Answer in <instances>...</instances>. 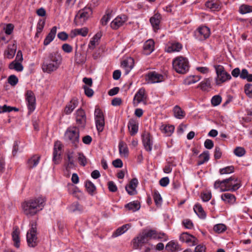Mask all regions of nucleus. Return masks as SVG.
Listing matches in <instances>:
<instances>
[{
	"mask_svg": "<svg viewBox=\"0 0 252 252\" xmlns=\"http://www.w3.org/2000/svg\"><path fill=\"white\" fill-rule=\"evenodd\" d=\"M234 168L233 166H229L222 169H220V174H229L234 172Z\"/></svg>",
	"mask_w": 252,
	"mask_h": 252,
	"instance_id": "nucleus-56",
	"label": "nucleus"
},
{
	"mask_svg": "<svg viewBox=\"0 0 252 252\" xmlns=\"http://www.w3.org/2000/svg\"><path fill=\"white\" fill-rule=\"evenodd\" d=\"M153 198L155 201V203L157 206H160L162 203V198L161 197L159 193L157 191L155 190L153 193Z\"/></svg>",
	"mask_w": 252,
	"mask_h": 252,
	"instance_id": "nucleus-50",
	"label": "nucleus"
},
{
	"mask_svg": "<svg viewBox=\"0 0 252 252\" xmlns=\"http://www.w3.org/2000/svg\"><path fill=\"white\" fill-rule=\"evenodd\" d=\"M88 29L86 27H84L81 29H76L71 31L72 37L76 36L77 35H80L83 37L87 36L88 33Z\"/></svg>",
	"mask_w": 252,
	"mask_h": 252,
	"instance_id": "nucleus-32",
	"label": "nucleus"
},
{
	"mask_svg": "<svg viewBox=\"0 0 252 252\" xmlns=\"http://www.w3.org/2000/svg\"><path fill=\"white\" fill-rule=\"evenodd\" d=\"M161 15L157 13L154 15L150 19V22L155 31L159 29V25L160 22Z\"/></svg>",
	"mask_w": 252,
	"mask_h": 252,
	"instance_id": "nucleus-22",
	"label": "nucleus"
},
{
	"mask_svg": "<svg viewBox=\"0 0 252 252\" xmlns=\"http://www.w3.org/2000/svg\"><path fill=\"white\" fill-rule=\"evenodd\" d=\"M16 49L17 46L14 43L12 45H9L6 54V57L9 59L13 58L15 54Z\"/></svg>",
	"mask_w": 252,
	"mask_h": 252,
	"instance_id": "nucleus-42",
	"label": "nucleus"
},
{
	"mask_svg": "<svg viewBox=\"0 0 252 252\" xmlns=\"http://www.w3.org/2000/svg\"><path fill=\"white\" fill-rule=\"evenodd\" d=\"M240 77L242 79H246L248 82H252V74H249L246 69L242 70Z\"/></svg>",
	"mask_w": 252,
	"mask_h": 252,
	"instance_id": "nucleus-47",
	"label": "nucleus"
},
{
	"mask_svg": "<svg viewBox=\"0 0 252 252\" xmlns=\"http://www.w3.org/2000/svg\"><path fill=\"white\" fill-rule=\"evenodd\" d=\"M78 101L75 99H72L66 105L64 109V112L66 114H70L73 110L78 105Z\"/></svg>",
	"mask_w": 252,
	"mask_h": 252,
	"instance_id": "nucleus-27",
	"label": "nucleus"
},
{
	"mask_svg": "<svg viewBox=\"0 0 252 252\" xmlns=\"http://www.w3.org/2000/svg\"><path fill=\"white\" fill-rule=\"evenodd\" d=\"M85 187L87 192L91 195L94 194L96 190V187L90 181L87 180L85 183Z\"/></svg>",
	"mask_w": 252,
	"mask_h": 252,
	"instance_id": "nucleus-43",
	"label": "nucleus"
},
{
	"mask_svg": "<svg viewBox=\"0 0 252 252\" xmlns=\"http://www.w3.org/2000/svg\"><path fill=\"white\" fill-rule=\"evenodd\" d=\"M182 48V45L179 42L173 43L170 46H169L166 49V51L168 53L174 52H179Z\"/></svg>",
	"mask_w": 252,
	"mask_h": 252,
	"instance_id": "nucleus-33",
	"label": "nucleus"
},
{
	"mask_svg": "<svg viewBox=\"0 0 252 252\" xmlns=\"http://www.w3.org/2000/svg\"><path fill=\"white\" fill-rule=\"evenodd\" d=\"M142 142L145 150L149 152H151L153 141L152 136L149 132L145 133L143 134Z\"/></svg>",
	"mask_w": 252,
	"mask_h": 252,
	"instance_id": "nucleus-17",
	"label": "nucleus"
},
{
	"mask_svg": "<svg viewBox=\"0 0 252 252\" xmlns=\"http://www.w3.org/2000/svg\"><path fill=\"white\" fill-rule=\"evenodd\" d=\"M134 61L133 58H128L124 60L121 63V66L125 69V74L129 73L132 68L133 67Z\"/></svg>",
	"mask_w": 252,
	"mask_h": 252,
	"instance_id": "nucleus-19",
	"label": "nucleus"
},
{
	"mask_svg": "<svg viewBox=\"0 0 252 252\" xmlns=\"http://www.w3.org/2000/svg\"><path fill=\"white\" fill-rule=\"evenodd\" d=\"M180 240L188 244L191 243L190 246H195L197 244V238L187 232L183 233L180 236Z\"/></svg>",
	"mask_w": 252,
	"mask_h": 252,
	"instance_id": "nucleus-16",
	"label": "nucleus"
},
{
	"mask_svg": "<svg viewBox=\"0 0 252 252\" xmlns=\"http://www.w3.org/2000/svg\"><path fill=\"white\" fill-rule=\"evenodd\" d=\"M201 198L204 202H207L210 200L212 197V194L211 191H205L201 194Z\"/></svg>",
	"mask_w": 252,
	"mask_h": 252,
	"instance_id": "nucleus-53",
	"label": "nucleus"
},
{
	"mask_svg": "<svg viewBox=\"0 0 252 252\" xmlns=\"http://www.w3.org/2000/svg\"><path fill=\"white\" fill-rule=\"evenodd\" d=\"M225 229L226 226L223 224H218L215 225L214 227V230L218 233L223 232Z\"/></svg>",
	"mask_w": 252,
	"mask_h": 252,
	"instance_id": "nucleus-57",
	"label": "nucleus"
},
{
	"mask_svg": "<svg viewBox=\"0 0 252 252\" xmlns=\"http://www.w3.org/2000/svg\"><path fill=\"white\" fill-rule=\"evenodd\" d=\"M140 103H143L144 105L147 104V96L144 89L141 88L136 93L133 98V104L137 106Z\"/></svg>",
	"mask_w": 252,
	"mask_h": 252,
	"instance_id": "nucleus-13",
	"label": "nucleus"
},
{
	"mask_svg": "<svg viewBox=\"0 0 252 252\" xmlns=\"http://www.w3.org/2000/svg\"><path fill=\"white\" fill-rule=\"evenodd\" d=\"M152 231H153L154 233L152 236L153 239H165V234L164 233L158 232L155 230H152Z\"/></svg>",
	"mask_w": 252,
	"mask_h": 252,
	"instance_id": "nucleus-62",
	"label": "nucleus"
},
{
	"mask_svg": "<svg viewBox=\"0 0 252 252\" xmlns=\"http://www.w3.org/2000/svg\"><path fill=\"white\" fill-rule=\"evenodd\" d=\"M108 187L109 190L112 192L117 191L118 188L115 184L113 181L108 182Z\"/></svg>",
	"mask_w": 252,
	"mask_h": 252,
	"instance_id": "nucleus-63",
	"label": "nucleus"
},
{
	"mask_svg": "<svg viewBox=\"0 0 252 252\" xmlns=\"http://www.w3.org/2000/svg\"><path fill=\"white\" fill-rule=\"evenodd\" d=\"M147 77L149 81L151 83L161 82L164 80L163 75L157 73L155 71L149 73L147 75Z\"/></svg>",
	"mask_w": 252,
	"mask_h": 252,
	"instance_id": "nucleus-20",
	"label": "nucleus"
},
{
	"mask_svg": "<svg viewBox=\"0 0 252 252\" xmlns=\"http://www.w3.org/2000/svg\"><path fill=\"white\" fill-rule=\"evenodd\" d=\"M40 157L38 155H33L27 161V166L29 169L32 168L37 166L39 162Z\"/></svg>",
	"mask_w": 252,
	"mask_h": 252,
	"instance_id": "nucleus-25",
	"label": "nucleus"
},
{
	"mask_svg": "<svg viewBox=\"0 0 252 252\" xmlns=\"http://www.w3.org/2000/svg\"><path fill=\"white\" fill-rule=\"evenodd\" d=\"M30 224L31 228L27 234V243L29 247H35L38 243L36 236V223L35 221H32Z\"/></svg>",
	"mask_w": 252,
	"mask_h": 252,
	"instance_id": "nucleus-7",
	"label": "nucleus"
},
{
	"mask_svg": "<svg viewBox=\"0 0 252 252\" xmlns=\"http://www.w3.org/2000/svg\"><path fill=\"white\" fill-rule=\"evenodd\" d=\"M79 130L77 126H69L64 133V139L69 141L75 148L78 147L79 139Z\"/></svg>",
	"mask_w": 252,
	"mask_h": 252,
	"instance_id": "nucleus-3",
	"label": "nucleus"
},
{
	"mask_svg": "<svg viewBox=\"0 0 252 252\" xmlns=\"http://www.w3.org/2000/svg\"><path fill=\"white\" fill-rule=\"evenodd\" d=\"M20 231L18 227L15 226L13 228V231L12 233V240L14 242V246L17 248L20 247V238H19Z\"/></svg>",
	"mask_w": 252,
	"mask_h": 252,
	"instance_id": "nucleus-24",
	"label": "nucleus"
},
{
	"mask_svg": "<svg viewBox=\"0 0 252 252\" xmlns=\"http://www.w3.org/2000/svg\"><path fill=\"white\" fill-rule=\"evenodd\" d=\"M130 226L129 224H124L117 228L113 233V237H117L124 233Z\"/></svg>",
	"mask_w": 252,
	"mask_h": 252,
	"instance_id": "nucleus-31",
	"label": "nucleus"
},
{
	"mask_svg": "<svg viewBox=\"0 0 252 252\" xmlns=\"http://www.w3.org/2000/svg\"><path fill=\"white\" fill-rule=\"evenodd\" d=\"M227 179L230 180L227 183H224V188L222 189V191H235L240 188V184L238 183L237 178L232 176Z\"/></svg>",
	"mask_w": 252,
	"mask_h": 252,
	"instance_id": "nucleus-11",
	"label": "nucleus"
},
{
	"mask_svg": "<svg viewBox=\"0 0 252 252\" xmlns=\"http://www.w3.org/2000/svg\"><path fill=\"white\" fill-rule=\"evenodd\" d=\"M218 78L216 80L217 85H220L227 80L231 79V75L224 70V67L221 65H214Z\"/></svg>",
	"mask_w": 252,
	"mask_h": 252,
	"instance_id": "nucleus-8",
	"label": "nucleus"
},
{
	"mask_svg": "<svg viewBox=\"0 0 252 252\" xmlns=\"http://www.w3.org/2000/svg\"><path fill=\"white\" fill-rule=\"evenodd\" d=\"M62 61L61 55L57 52L50 53L45 58L42 65L43 72L50 73L56 70L60 66Z\"/></svg>",
	"mask_w": 252,
	"mask_h": 252,
	"instance_id": "nucleus-2",
	"label": "nucleus"
},
{
	"mask_svg": "<svg viewBox=\"0 0 252 252\" xmlns=\"http://www.w3.org/2000/svg\"><path fill=\"white\" fill-rule=\"evenodd\" d=\"M154 44L153 40H149L145 43L143 46L145 54L148 55L152 52L154 50Z\"/></svg>",
	"mask_w": 252,
	"mask_h": 252,
	"instance_id": "nucleus-30",
	"label": "nucleus"
},
{
	"mask_svg": "<svg viewBox=\"0 0 252 252\" xmlns=\"http://www.w3.org/2000/svg\"><path fill=\"white\" fill-rule=\"evenodd\" d=\"M196 38L200 41L204 40L208 38L210 34L209 28L206 26L198 28L194 32Z\"/></svg>",
	"mask_w": 252,
	"mask_h": 252,
	"instance_id": "nucleus-10",
	"label": "nucleus"
},
{
	"mask_svg": "<svg viewBox=\"0 0 252 252\" xmlns=\"http://www.w3.org/2000/svg\"><path fill=\"white\" fill-rule=\"evenodd\" d=\"M10 69H14L17 71H22L23 70V66L20 62L13 61L9 64Z\"/></svg>",
	"mask_w": 252,
	"mask_h": 252,
	"instance_id": "nucleus-41",
	"label": "nucleus"
},
{
	"mask_svg": "<svg viewBox=\"0 0 252 252\" xmlns=\"http://www.w3.org/2000/svg\"><path fill=\"white\" fill-rule=\"evenodd\" d=\"M101 37V33H97L95 34L92 40L90 41L88 47L91 50H94L95 48V47L98 45L99 43V40L100 39Z\"/></svg>",
	"mask_w": 252,
	"mask_h": 252,
	"instance_id": "nucleus-29",
	"label": "nucleus"
},
{
	"mask_svg": "<svg viewBox=\"0 0 252 252\" xmlns=\"http://www.w3.org/2000/svg\"><path fill=\"white\" fill-rule=\"evenodd\" d=\"M234 153L236 156L241 157L245 154L246 151L243 147H237L234 149Z\"/></svg>",
	"mask_w": 252,
	"mask_h": 252,
	"instance_id": "nucleus-54",
	"label": "nucleus"
},
{
	"mask_svg": "<svg viewBox=\"0 0 252 252\" xmlns=\"http://www.w3.org/2000/svg\"><path fill=\"white\" fill-rule=\"evenodd\" d=\"M205 5L207 8L214 11L219 10L220 8V3L214 0L207 1L205 3Z\"/></svg>",
	"mask_w": 252,
	"mask_h": 252,
	"instance_id": "nucleus-40",
	"label": "nucleus"
},
{
	"mask_svg": "<svg viewBox=\"0 0 252 252\" xmlns=\"http://www.w3.org/2000/svg\"><path fill=\"white\" fill-rule=\"evenodd\" d=\"M46 201V198L42 196L25 201L22 204L24 213L28 217L34 216L43 209Z\"/></svg>",
	"mask_w": 252,
	"mask_h": 252,
	"instance_id": "nucleus-1",
	"label": "nucleus"
},
{
	"mask_svg": "<svg viewBox=\"0 0 252 252\" xmlns=\"http://www.w3.org/2000/svg\"><path fill=\"white\" fill-rule=\"evenodd\" d=\"M202 91H206L211 88V81L210 79L207 78L202 81L198 86Z\"/></svg>",
	"mask_w": 252,
	"mask_h": 252,
	"instance_id": "nucleus-46",
	"label": "nucleus"
},
{
	"mask_svg": "<svg viewBox=\"0 0 252 252\" xmlns=\"http://www.w3.org/2000/svg\"><path fill=\"white\" fill-rule=\"evenodd\" d=\"M154 232L152 230L144 231L136 238L133 240V247L137 249L141 247L143 244L147 243L149 240L153 238Z\"/></svg>",
	"mask_w": 252,
	"mask_h": 252,
	"instance_id": "nucleus-6",
	"label": "nucleus"
},
{
	"mask_svg": "<svg viewBox=\"0 0 252 252\" xmlns=\"http://www.w3.org/2000/svg\"><path fill=\"white\" fill-rule=\"evenodd\" d=\"M193 210L197 216L201 219H205L206 215L204 211L203 210L201 205L199 204L195 205L193 208Z\"/></svg>",
	"mask_w": 252,
	"mask_h": 252,
	"instance_id": "nucleus-38",
	"label": "nucleus"
},
{
	"mask_svg": "<svg viewBox=\"0 0 252 252\" xmlns=\"http://www.w3.org/2000/svg\"><path fill=\"white\" fill-rule=\"evenodd\" d=\"M172 65L175 70L179 73L185 74L189 70V63L187 58L178 56L172 61Z\"/></svg>",
	"mask_w": 252,
	"mask_h": 252,
	"instance_id": "nucleus-4",
	"label": "nucleus"
},
{
	"mask_svg": "<svg viewBox=\"0 0 252 252\" xmlns=\"http://www.w3.org/2000/svg\"><path fill=\"white\" fill-rule=\"evenodd\" d=\"M57 29L56 26L53 27L51 29L50 32L48 34L44 40L43 43L44 45H48L53 40L56 34Z\"/></svg>",
	"mask_w": 252,
	"mask_h": 252,
	"instance_id": "nucleus-23",
	"label": "nucleus"
},
{
	"mask_svg": "<svg viewBox=\"0 0 252 252\" xmlns=\"http://www.w3.org/2000/svg\"><path fill=\"white\" fill-rule=\"evenodd\" d=\"M78 155V160L79 164L83 166H85L87 164V158L81 152H79L77 153Z\"/></svg>",
	"mask_w": 252,
	"mask_h": 252,
	"instance_id": "nucleus-52",
	"label": "nucleus"
},
{
	"mask_svg": "<svg viewBox=\"0 0 252 252\" xmlns=\"http://www.w3.org/2000/svg\"><path fill=\"white\" fill-rule=\"evenodd\" d=\"M166 249L172 252L178 251L181 250L177 243L171 241L166 246Z\"/></svg>",
	"mask_w": 252,
	"mask_h": 252,
	"instance_id": "nucleus-45",
	"label": "nucleus"
},
{
	"mask_svg": "<svg viewBox=\"0 0 252 252\" xmlns=\"http://www.w3.org/2000/svg\"><path fill=\"white\" fill-rule=\"evenodd\" d=\"M119 153L124 157H127L128 155V149L126 144L123 141L120 142L119 144Z\"/></svg>",
	"mask_w": 252,
	"mask_h": 252,
	"instance_id": "nucleus-34",
	"label": "nucleus"
},
{
	"mask_svg": "<svg viewBox=\"0 0 252 252\" xmlns=\"http://www.w3.org/2000/svg\"><path fill=\"white\" fill-rule=\"evenodd\" d=\"M246 94L251 98H252V84H246L244 87Z\"/></svg>",
	"mask_w": 252,
	"mask_h": 252,
	"instance_id": "nucleus-58",
	"label": "nucleus"
},
{
	"mask_svg": "<svg viewBox=\"0 0 252 252\" xmlns=\"http://www.w3.org/2000/svg\"><path fill=\"white\" fill-rule=\"evenodd\" d=\"M239 12L242 14H245L252 12V6L242 4L239 7Z\"/></svg>",
	"mask_w": 252,
	"mask_h": 252,
	"instance_id": "nucleus-49",
	"label": "nucleus"
},
{
	"mask_svg": "<svg viewBox=\"0 0 252 252\" xmlns=\"http://www.w3.org/2000/svg\"><path fill=\"white\" fill-rule=\"evenodd\" d=\"M173 113L174 116L179 119H182L184 118L186 115L185 112L178 105H176L174 107Z\"/></svg>",
	"mask_w": 252,
	"mask_h": 252,
	"instance_id": "nucleus-36",
	"label": "nucleus"
},
{
	"mask_svg": "<svg viewBox=\"0 0 252 252\" xmlns=\"http://www.w3.org/2000/svg\"><path fill=\"white\" fill-rule=\"evenodd\" d=\"M125 22L120 17H116L111 23V27L114 30H117L122 26Z\"/></svg>",
	"mask_w": 252,
	"mask_h": 252,
	"instance_id": "nucleus-39",
	"label": "nucleus"
},
{
	"mask_svg": "<svg viewBox=\"0 0 252 252\" xmlns=\"http://www.w3.org/2000/svg\"><path fill=\"white\" fill-rule=\"evenodd\" d=\"M174 130V126L172 125L166 126L164 127L162 129L163 132H164L167 136H170L173 132Z\"/></svg>",
	"mask_w": 252,
	"mask_h": 252,
	"instance_id": "nucleus-55",
	"label": "nucleus"
},
{
	"mask_svg": "<svg viewBox=\"0 0 252 252\" xmlns=\"http://www.w3.org/2000/svg\"><path fill=\"white\" fill-rule=\"evenodd\" d=\"M111 14L110 13H108L104 15L100 20L101 24L102 26H105L107 24L108 22L111 18Z\"/></svg>",
	"mask_w": 252,
	"mask_h": 252,
	"instance_id": "nucleus-61",
	"label": "nucleus"
},
{
	"mask_svg": "<svg viewBox=\"0 0 252 252\" xmlns=\"http://www.w3.org/2000/svg\"><path fill=\"white\" fill-rule=\"evenodd\" d=\"M93 10L90 7L80 9L76 15L74 22L76 26L83 25L92 15Z\"/></svg>",
	"mask_w": 252,
	"mask_h": 252,
	"instance_id": "nucleus-5",
	"label": "nucleus"
},
{
	"mask_svg": "<svg viewBox=\"0 0 252 252\" xmlns=\"http://www.w3.org/2000/svg\"><path fill=\"white\" fill-rule=\"evenodd\" d=\"M94 116L96 127L98 132H102L104 129L105 122L103 112L98 107L95 108Z\"/></svg>",
	"mask_w": 252,
	"mask_h": 252,
	"instance_id": "nucleus-9",
	"label": "nucleus"
},
{
	"mask_svg": "<svg viewBox=\"0 0 252 252\" xmlns=\"http://www.w3.org/2000/svg\"><path fill=\"white\" fill-rule=\"evenodd\" d=\"M201 77L198 75L189 76L185 80V83L188 85L194 84L199 81Z\"/></svg>",
	"mask_w": 252,
	"mask_h": 252,
	"instance_id": "nucleus-48",
	"label": "nucleus"
},
{
	"mask_svg": "<svg viewBox=\"0 0 252 252\" xmlns=\"http://www.w3.org/2000/svg\"><path fill=\"white\" fill-rule=\"evenodd\" d=\"M125 207L132 212H135L140 209V204L137 201H133L126 204Z\"/></svg>",
	"mask_w": 252,
	"mask_h": 252,
	"instance_id": "nucleus-35",
	"label": "nucleus"
},
{
	"mask_svg": "<svg viewBox=\"0 0 252 252\" xmlns=\"http://www.w3.org/2000/svg\"><path fill=\"white\" fill-rule=\"evenodd\" d=\"M138 184V180L135 178L131 180L128 185L126 186V190L129 195H134L137 194V191L136 190V189L137 187Z\"/></svg>",
	"mask_w": 252,
	"mask_h": 252,
	"instance_id": "nucleus-15",
	"label": "nucleus"
},
{
	"mask_svg": "<svg viewBox=\"0 0 252 252\" xmlns=\"http://www.w3.org/2000/svg\"><path fill=\"white\" fill-rule=\"evenodd\" d=\"M67 160L65 164V167L66 171H69L71 169H72L76 166L74 160V152H68L66 154Z\"/></svg>",
	"mask_w": 252,
	"mask_h": 252,
	"instance_id": "nucleus-18",
	"label": "nucleus"
},
{
	"mask_svg": "<svg viewBox=\"0 0 252 252\" xmlns=\"http://www.w3.org/2000/svg\"><path fill=\"white\" fill-rule=\"evenodd\" d=\"M86 61V56L77 52V49L75 53V62L78 64H83Z\"/></svg>",
	"mask_w": 252,
	"mask_h": 252,
	"instance_id": "nucleus-37",
	"label": "nucleus"
},
{
	"mask_svg": "<svg viewBox=\"0 0 252 252\" xmlns=\"http://www.w3.org/2000/svg\"><path fill=\"white\" fill-rule=\"evenodd\" d=\"M221 101V97L220 95H217L214 96L211 99L212 104L214 106H218Z\"/></svg>",
	"mask_w": 252,
	"mask_h": 252,
	"instance_id": "nucleus-59",
	"label": "nucleus"
},
{
	"mask_svg": "<svg viewBox=\"0 0 252 252\" xmlns=\"http://www.w3.org/2000/svg\"><path fill=\"white\" fill-rule=\"evenodd\" d=\"M230 179H224L222 181L217 180L214 183V188L217 189L220 188L222 191V189L224 188V183H227Z\"/></svg>",
	"mask_w": 252,
	"mask_h": 252,
	"instance_id": "nucleus-51",
	"label": "nucleus"
},
{
	"mask_svg": "<svg viewBox=\"0 0 252 252\" xmlns=\"http://www.w3.org/2000/svg\"><path fill=\"white\" fill-rule=\"evenodd\" d=\"M8 82L12 86H15L18 82V79L15 75H11L8 78Z\"/></svg>",
	"mask_w": 252,
	"mask_h": 252,
	"instance_id": "nucleus-60",
	"label": "nucleus"
},
{
	"mask_svg": "<svg viewBox=\"0 0 252 252\" xmlns=\"http://www.w3.org/2000/svg\"><path fill=\"white\" fill-rule=\"evenodd\" d=\"M62 145L60 142H56L54 145L53 160L57 163L56 161L60 158Z\"/></svg>",
	"mask_w": 252,
	"mask_h": 252,
	"instance_id": "nucleus-26",
	"label": "nucleus"
},
{
	"mask_svg": "<svg viewBox=\"0 0 252 252\" xmlns=\"http://www.w3.org/2000/svg\"><path fill=\"white\" fill-rule=\"evenodd\" d=\"M221 199L225 203L233 204L236 201V197L232 194L225 193L221 195Z\"/></svg>",
	"mask_w": 252,
	"mask_h": 252,
	"instance_id": "nucleus-28",
	"label": "nucleus"
},
{
	"mask_svg": "<svg viewBox=\"0 0 252 252\" xmlns=\"http://www.w3.org/2000/svg\"><path fill=\"white\" fill-rule=\"evenodd\" d=\"M26 96L29 109V114H31L35 108V97L33 93L30 90L27 92Z\"/></svg>",
	"mask_w": 252,
	"mask_h": 252,
	"instance_id": "nucleus-14",
	"label": "nucleus"
},
{
	"mask_svg": "<svg viewBox=\"0 0 252 252\" xmlns=\"http://www.w3.org/2000/svg\"><path fill=\"white\" fill-rule=\"evenodd\" d=\"M76 122L77 127L84 128L86 124V116L85 111L78 109L76 113Z\"/></svg>",
	"mask_w": 252,
	"mask_h": 252,
	"instance_id": "nucleus-12",
	"label": "nucleus"
},
{
	"mask_svg": "<svg viewBox=\"0 0 252 252\" xmlns=\"http://www.w3.org/2000/svg\"><path fill=\"white\" fill-rule=\"evenodd\" d=\"M209 159V154L208 151H205L199 156V159L197 162V165H200Z\"/></svg>",
	"mask_w": 252,
	"mask_h": 252,
	"instance_id": "nucleus-44",
	"label": "nucleus"
},
{
	"mask_svg": "<svg viewBox=\"0 0 252 252\" xmlns=\"http://www.w3.org/2000/svg\"><path fill=\"white\" fill-rule=\"evenodd\" d=\"M128 128L130 135H134L137 133L138 130L137 122L133 119H130L128 123Z\"/></svg>",
	"mask_w": 252,
	"mask_h": 252,
	"instance_id": "nucleus-21",
	"label": "nucleus"
},
{
	"mask_svg": "<svg viewBox=\"0 0 252 252\" xmlns=\"http://www.w3.org/2000/svg\"><path fill=\"white\" fill-rule=\"evenodd\" d=\"M70 209L71 211L73 212L77 211L81 212L83 210V208L78 204V203L76 202L71 205Z\"/></svg>",
	"mask_w": 252,
	"mask_h": 252,
	"instance_id": "nucleus-64",
	"label": "nucleus"
}]
</instances>
